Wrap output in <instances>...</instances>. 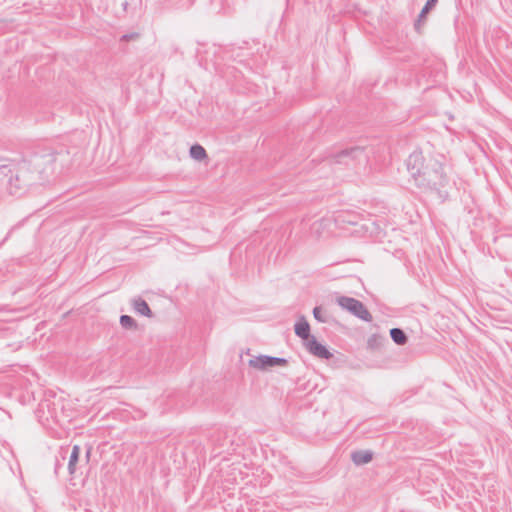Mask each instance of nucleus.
<instances>
[{
    "mask_svg": "<svg viewBox=\"0 0 512 512\" xmlns=\"http://www.w3.org/2000/svg\"><path fill=\"white\" fill-rule=\"evenodd\" d=\"M438 0H427L424 7L422 8L417 20L414 23L415 30L419 31L421 22L426 18V15L436 6Z\"/></svg>",
    "mask_w": 512,
    "mask_h": 512,
    "instance_id": "11",
    "label": "nucleus"
},
{
    "mask_svg": "<svg viewBox=\"0 0 512 512\" xmlns=\"http://www.w3.org/2000/svg\"><path fill=\"white\" fill-rule=\"evenodd\" d=\"M294 332L296 336L303 340V343L309 341L311 337H314L310 333V325L304 316H300L295 323Z\"/></svg>",
    "mask_w": 512,
    "mask_h": 512,
    "instance_id": "8",
    "label": "nucleus"
},
{
    "mask_svg": "<svg viewBox=\"0 0 512 512\" xmlns=\"http://www.w3.org/2000/svg\"><path fill=\"white\" fill-rule=\"evenodd\" d=\"M304 346L310 354L318 358L329 360L333 357L329 349L320 343L316 337H311L309 341L304 342Z\"/></svg>",
    "mask_w": 512,
    "mask_h": 512,
    "instance_id": "7",
    "label": "nucleus"
},
{
    "mask_svg": "<svg viewBox=\"0 0 512 512\" xmlns=\"http://www.w3.org/2000/svg\"><path fill=\"white\" fill-rule=\"evenodd\" d=\"M60 466H61L60 463L57 461L56 465H55V473L56 474L58 473V469H59Z\"/></svg>",
    "mask_w": 512,
    "mask_h": 512,
    "instance_id": "21",
    "label": "nucleus"
},
{
    "mask_svg": "<svg viewBox=\"0 0 512 512\" xmlns=\"http://www.w3.org/2000/svg\"><path fill=\"white\" fill-rule=\"evenodd\" d=\"M122 6H123V9H124V10H126V9H127V6H128V2H126V1H125V2L122 4Z\"/></svg>",
    "mask_w": 512,
    "mask_h": 512,
    "instance_id": "22",
    "label": "nucleus"
},
{
    "mask_svg": "<svg viewBox=\"0 0 512 512\" xmlns=\"http://www.w3.org/2000/svg\"><path fill=\"white\" fill-rule=\"evenodd\" d=\"M52 405L53 403L50 400L41 401L39 403L37 412L42 413L44 415L45 412L47 411L48 415L46 416V420H48L49 418H55V408H52Z\"/></svg>",
    "mask_w": 512,
    "mask_h": 512,
    "instance_id": "15",
    "label": "nucleus"
},
{
    "mask_svg": "<svg viewBox=\"0 0 512 512\" xmlns=\"http://www.w3.org/2000/svg\"><path fill=\"white\" fill-rule=\"evenodd\" d=\"M120 324L124 329L132 330L137 328V323L133 317L129 315L120 316Z\"/></svg>",
    "mask_w": 512,
    "mask_h": 512,
    "instance_id": "16",
    "label": "nucleus"
},
{
    "mask_svg": "<svg viewBox=\"0 0 512 512\" xmlns=\"http://www.w3.org/2000/svg\"><path fill=\"white\" fill-rule=\"evenodd\" d=\"M444 155L425 157L422 151H413L406 160L407 170L414 184L424 192H436L442 200L448 197L444 188L449 184V177L444 170Z\"/></svg>",
    "mask_w": 512,
    "mask_h": 512,
    "instance_id": "1",
    "label": "nucleus"
},
{
    "mask_svg": "<svg viewBox=\"0 0 512 512\" xmlns=\"http://www.w3.org/2000/svg\"><path fill=\"white\" fill-rule=\"evenodd\" d=\"M39 182H44L53 174L56 153L50 150L34 152L27 156Z\"/></svg>",
    "mask_w": 512,
    "mask_h": 512,
    "instance_id": "2",
    "label": "nucleus"
},
{
    "mask_svg": "<svg viewBox=\"0 0 512 512\" xmlns=\"http://www.w3.org/2000/svg\"><path fill=\"white\" fill-rule=\"evenodd\" d=\"M80 451L81 449L79 445H74L72 447L67 467L70 475H73L76 472V464L79 461Z\"/></svg>",
    "mask_w": 512,
    "mask_h": 512,
    "instance_id": "12",
    "label": "nucleus"
},
{
    "mask_svg": "<svg viewBox=\"0 0 512 512\" xmlns=\"http://www.w3.org/2000/svg\"><path fill=\"white\" fill-rule=\"evenodd\" d=\"M139 37H140V34L138 32L126 33L120 37V41L128 42V41L136 40Z\"/></svg>",
    "mask_w": 512,
    "mask_h": 512,
    "instance_id": "19",
    "label": "nucleus"
},
{
    "mask_svg": "<svg viewBox=\"0 0 512 512\" xmlns=\"http://www.w3.org/2000/svg\"><path fill=\"white\" fill-rule=\"evenodd\" d=\"M189 154L190 157L196 161H203L208 158L205 148L198 143L190 147Z\"/></svg>",
    "mask_w": 512,
    "mask_h": 512,
    "instance_id": "13",
    "label": "nucleus"
},
{
    "mask_svg": "<svg viewBox=\"0 0 512 512\" xmlns=\"http://www.w3.org/2000/svg\"><path fill=\"white\" fill-rule=\"evenodd\" d=\"M373 459V452L371 450H356L351 453L352 462L357 465H365Z\"/></svg>",
    "mask_w": 512,
    "mask_h": 512,
    "instance_id": "9",
    "label": "nucleus"
},
{
    "mask_svg": "<svg viewBox=\"0 0 512 512\" xmlns=\"http://www.w3.org/2000/svg\"><path fill=\"white\" fill-rule=\"evenodd\" d=\"M249 366L257 370H266L275 366H286L288 360L283 357H275L270 355H259L253 357L248 362Z\"/></svg>",
    "mask_w": 512,
    "mask_h": 512,
    "instance_id": "6",
    "label": "nucleus"
},
{
    "mask_svg": "<svg viewBox=\"0 0 512 512\" xmlns=\"http://www.w3.org/2000/svg\"><path fill=\"white\" fill-rule=\"evenodd\" d=\"M9 235H10V232L7 234V236H5L4 241H6L8 239Z\"/></svg>",
    "mask_w": 512,
    "mask_h": 512,
    "instance_id": "23",
    "label": "nucleus"
},
{
    "mask_svg": "<svg viewBox=\"0 0 512 512\" xmlns=\"http://www.w3.org/2000/svg\"><path fill=\"white\" fill-rule=\"evenodd\" d=\"M368 156L363 147L352 146L342 149L335 154V162L348 165L352 161H367Z\"/></svg>",
    "mask_w": 512,
    "mask_h": 512,
    "instance_id": "5",
    "label": "nucleus"
},
{
    "mask_svg": "<svg viewBox=\"0 0 512 512\" xmlns=\"http://www.w3.org/2000/svg\"><path fill=\"white\" fill-rule=\"evenodd\" d=\"M389 333L392 341L397 345H405L408 341L406 333L401 328H392Z\"/></svg>",
    "mask_w": 512,
    "mask_h": 512,
    "instance_id": "14",
    "label": "nucleus"
},
{
    "mask_svg": "<svg viewBox=\"0 0 512 512\" xmlns=\"http://www.w3.org/2000/svg\"><path fill=\"white\" fill-rule=\"evenodd\" d=\"M313 316L315 320H317L319 323L328 322V317L323 315L322 308L320 306H316L313 308Z\"/></svg>",
    "mask_w": 512,
    "mask_h": 512,
    "instance_id": "18",
    "label": "nucleus"
},
{
    "mask_svg": "<svg viewBox=\"0 0 512 512\" xmlns=\"http://www.w3.org/2000/svg\"><path fill=\"white\" fill-rule=\"evenodd\" d=\"M38 182L33 167H31L27 157L17 163L15 174L9 178L11 193H16L17 190L32 186Z\"/></svg>",
    "mask_w": 512,
    "mask_h": 512,
    "instance_id": "3",
    "label": "nucleus"
},
{
    "mask_svg": "<svg viewBox=\"0 0 512 512\" xmlns=\"http://www.w3.org/2000/svg\"><path fill=\"white\" fill-rule=\"evenodd\" d=\"M132 306L136 313L151 318L153 313L148 305V303L142 299L141 297L134 298L132 300Z\"/></svg>",
    "mask_w": 512,
    "mask_h": 512,
    "instance_id": "10",
    "label": "nucleus"
},
{
    "mask_svg": "<svg viewBox=\"0 0 512 512\" xmlns=\"http://www.w3.org/2000/svg\"><path fill=\"white\" fill-rule=\"evenodd\" d=\"M384 340H385L384 337L377 335V334H372L367 340V346H368V348H371V349H377L382 344V342Z\"/></svg>",
    "mask_w": 512,
    "mask_h": 512,
    "instance_id": "17",
    "label": "nucleus"
},
{
    "mask_svg": "<svg viewBox=\"0 0 512 512\" xmlns=\"http://www.w3.org/2000/svg\"><path fill=\"white\" fill-rule=\"evenodd\" d=\"M91 453H92V447L88 446L86 449V453H85V458H86L87 462L90 460Z\"/></svg>",
    "mask_w": 512,
    "mask_h": 512,
    "instance_id": "20",
    "label": "nucleus"
},
{
    "mask_svg": "<svg viewBox=\"0 0 512 512\" xmlns=\"http://www.w3.org/2000/svg\"><path fill=\"white\" fill-rule=\"evenodd\" d=\"M337 304L353 316L365 322H371L373 317L366 306L358 299L349 296H340L337 298Z\"/></svg>",
    "mask_w": 512,
    "mask_h": 512,
    "instance_id": "4",
    "label": "nucleus"
}]
</instances>
